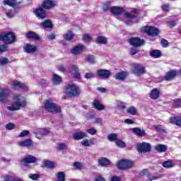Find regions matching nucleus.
Here are the masks:
<instances>
[{"instance_id":"29","label":"nucleus","mask_w":181,"mask_h":181,"mask_svg":"<svg viewBox=\"0 0 181 181\" xmlns=\"http://www.w3.org/2000/svg\"><path fill=\"white\" fill-rule=\"evenodd\" d=\"M132 131L135 134V135H137V136H144V135H146L145 130H142L138 127L132 128Z\"/></svg>"},{"instance_id":"22","label":"nucleus","mask_w":181,"mask_h":181,"mask_svg":"<svg viewBox=\"0 0 181 181\" xmlns=\"http://www.w3.org/2000/svg\"><path fill=\"white\" fill-rule=\"evenodd\" d=\"M177 76V70H171L167 72L166 75L165 76V80L167 81H170V80H173L175 77Z\"/></svg>"},{"instance_id":"35","label":"nucleus","mask_w":181,"mask_h":181,"mask_svg":"<svg viewBox=\"0 0 181 181\" xmlns=\"http://www.w3.org/2000/svg\"><path fill=\"white\" fill-rule=\"evenodd\" d=\"M53 84L57 85L62 83V77L57 74H54L52 78Z\"/></svg>"},{"instance_id":"44","label":"nucleus","mask_w":181,"mask_h":181,"mask_svg":"<svg viewBox=\"0 0 181 181\" xmlns=\"http://www.w3.org/2000/svg\"><path fill=\"white\" fill-rule=\"evenodd\" d=\"M9 63V59L6 57H1L0 58V66H5Z\"/></svg>"},{"instance_id":"53","label":"nucleus","mask_w":181,"mask_h":181,"mask_svg":"<svg viewBox=\"0 0 181 181\" xmlns=\"http://www.w3.org/2000/svg\"><path fill=\"white\" fill-rule=\"evenodd\" d=\"M86 59L91 64H93V63H95V57L94 56H93V55L88 56L86 57Z\"/></svg>"},{"instance_id":"32","label":"nucleus","mask_w":181,"mask_h":181,"mask_svg":"<svg viewBox=\"0 0 181 181\" xmlns=\"http://www.w3.org/2000/svg\"><path fill=\"white\" fill-rule=\"evenodd\" d=\"M108 40L104 36H99L96 38V43L100 45H107Z\"/></svg>"},{"instance_id":"61","label":"nucleus","mask_w":181,"mask_h":181,"mask_svg":"<svg viewBox=\"0 0 181 181\" xmlns=\"http://www.w3.org/2000/svg\"><path fill=\"white\" fill-rule=\"evenodd\" d=\"M8 49V45H0V52L1 53H3L4 52H6V50Z\"/></svg>"},{"instance_id":"21","label":"nucleus","mask_w":181,"mask_h":181,"mask_svg":"<svg viewBox=\"0 0 181 181\" xmlns=\"http://www.w3.org/2000/svg\"><path fill=\"white\" fill-rule=\"evenodd\" d=\"M124 16L127 19H128L127 21H126L124 22V23L126 25H127V26H132V25H134V22H132V21H131V19L135 18H136L135 15H134L131 13H125Z\"/></svg>"},{"instance_id":"39","label":"nucleus","mask_w":181,"mask_h":181,"mask_svg":"<svg viewBox=\"0 0 181 181\" xmlns=\"http://www.w3.org/2000/svg\"><path fill=\"white\" fill-rule=\"evenodd\" d=\"M168 147L163 144H158L156 146V150L157 152H166Z\"/></svg>"},{"instance_id":"47","label":"nucleus","mask_w":181,"mask_h":181,"mask_svg":"<svg viewBox=\"0 0 181 181\" xmlns=\"http://www.w3.org/2000/svg\"><path fill=\"white\" fill-rule=\"evenodd\" d=\"M83 42H91V40H93V37H91V35H90V34H84L83 35Z\"/></svg>"},{"instance_id":"46","label":"nucleus","mask_w":181,"mask_h":181,"mask_svg":"<svg viewBox=\"0 0 181 181\" xmlns=\"http://www.w3.org/2000/svg\"><path fill=\"white\" fill-rule=\"evenodd\" d=\"M116 105L119 110H125L126 108L125 103L122 101H117Z\"/></svg>"},{"instance_id":"59","label":"nucleus","mask_w":181,"mask_h":181,"mask_svg":"<svg viewBox=\"0 0 181 181\" xmlns=\"http://www.w3.org/2000/svg\"><path fill=\"white\" fill-rule=\"evenodd\" d=\"M86 132H88V134H90V135H95V134H97V130L94 128H90L87 129Z\"/></svg>"},{"instance_id":"48","label":"nucleus","mask_w":181,"mask_h":181,"mask_svg":"<svg viewBox=\"0 0 181 181\" xmlns=\"http://www.w3.org/2000/svg\"><path fill=\"white\" fill-rule=\"evenodd\" d=\"M160 177H162V175H148V179L149 181H152V180H158V179H160Z\"/></svg>"},{"instance_id":"4","label":"nucleus","mask_w":181,"mask_h":181,"mask_svg":"<svg viewBox=\"0 0 181 181\" xmlns=\"http://www.w3.org/2000/svg\"><path fill=\"white\" fill-rule=\"evenodd\" d=\"M66 94L70 97H78L80 95V89L76 84H69L65 90Z\"/></svg>"},{"instance_id":"19","label":"nucleus","mask_w":181,"mask_h":181,"mask_svg":"<svg viewBox=\"0 0 181 181\" xmlns=\"http://www.w3.org/2000/svg\"><path fill=\"white\" fill-rule=\"evenodd\" d=\"M83 50H84V45L79 44L72 48L71 53L75 56H78V54H80Z\"/></svg>"},{"instance_id":"42","label":"nucleus","mask_w":181,"mask_h":181,"mask_svg":"<svg viewBox=\"0 0 181 181\" xmlns=\"http://www.w3.org/2000/svg\"><path fill=\"white\" fill-rule=\"evenodd\" d=\"M127 112L130 115H136V108H135L134 106H132L127 110Z\"/></svg>"},{"instance_id":"14","label":"nucleus","mask_w":181,"mask_h":181,"mask_svg":"<svg viewBox=\"0 0 181 181\" xmlns=\"http://www.w3.org/2000/svg\"><path fill=\"white\" fill-rule=\"evenodd\" d=\"M57 3L54 0H45L42 4V8L44 9H53L54 6H56Z\"/></svg>"},{"instance_id":"58","label":"nucleus","mask_w":181,"mask_h":181,"mask_svg":"<svg viewBox=\"0 0 181 181\" xmlns=\"http://www.w3.org/2000/svg\"><path fill=\"white\" fill-rule=\"evenodd\" d=\"M95 75L93 72H88L85 74V78H94Z\"/></svg>"},{"instance_id":"41","label":"nucleus","mask_w":181,"mask_h":181,"mask_svg":"<svg viewBox=\"0 0 181 181\" xmlns=\"http://www.w3.org/2000/svg\"><path fill=\"white\" fill-rule=\"evenodd\" d=\"M110 6H111V1H105V3H103V9L105 12H107V11H111V8H110Z\"/></svg>"},{"instance_id":"43","label":"nucleus","mask_w":181,"mask_h":181,"mask_svg":"<svg viewBox=\"0 0 181 181\" xmlns=\"http://www.w3.org/2000/svg\"><path fill=\"white\" fill-rule=\"evenodd\" d=\"M42 28H53V25L52 24V21L50 20H46L45 22L42 23Z\"/></svg>"},{"instance_id":"26","label":"nucleus","mask_w":181,"mask_h":181,"mask_svg":"<svg viewBox=\"0 0 181 181\" xmlns=\"http://www.w3.org/2000/svg\"><path fill=\"white\" fill-rule=\"evenodd\" d=\"M160 94V92L159 91V90H158V88H154L151 91L149 96L150 98H151L152 100H158Z\"/></svg>"},{"instance_id":"15","label":"nucleus","mask_w":181,"mask_h":181,"mask_svg":"<svg viewBox=\"0 0 181 181\" xmlns=\"http://www.w3.org/2000/svg\"><path fill=\"white\" fill-rule=\"evenodd\" d=\"M34 13L39 19H45L46 18V11L42 7H38L34 10Z\"/></svg>"},{"instance_id":"10","label":"nucleus","mask_w":181,"mask_h":181,"mask_svg":"<svg viewBox=\"0 0 181 181\" xmlns=\"http://www.w3.org/2000/svg\"><path fill=\"white\" fill-rule=\"evenodd\" d=\"M69 73L71 74L74 78H81V74L78 69V66L76 64H73L69 67Z\"/></svg>"},{"instance_id":"45","label":"nucleus","mask_w":181,"mask_h":181,"mask_svg":"<svg viewBox=\"0 0 181 181\" xmlns=\"http://www.w3.org/2000/svg\"><path fill=\"white\" fill-rule=\"evenodd\" d=\"M43 129H38L37 130V133H36V135H35V138H37V139H42L43 137Z\"/></svg>"},{"instance_id":"25","label":"nucleus","mask_w":181,"mask_h":181,"mask_svg":"<svg viewBox=\"0 0 181 181\" xmlns=\"http://www.w3.org/2000/svg\"><path fill=\"white\" fill-rule=\"evenodd\" d=\"M128 76V74L125 71H120L116 74L115 76V80H119L120 81H124L125 78H127V76Z\"/></svg>"},{"instance_id":"23","label":"nucleus","mask_w":181,"mask_h":181,"mask_svg":"<svg viewBox=\"0 0 181 181\" xmlns=\"http://www.w3.org/2000/svg\"><path fill=\"white\" fill-rule=\"evenodd\" d=\"M33 144V141L30 139H27L25 141L18 142V146H21V148H28L32 146Z\"/></svg>"},{"instance_id":"1","label":"nucleus","mask_w":181,"mask_h":181,"mask_svg":"<svg viewBox=\"0 0 181 181\" xmlns=\"http://www.w3.org/2000/svg\"><path fill=\"white\" fill-rule=\"evenodd\" d=\"M13 100L14 103L7 107L8 111H19L21 108L26 107V98L21 95H14Z\"/></svg>"},{"instance_id":"54","label":"nucleus","mask_w":181,"mask_h":181,"mask_svg":"<svg viewBox=\"0 0 181 181\" xmlns=\"http://www.w3.org/2000/svg\"><path fill=\"white\" fill-rule=\"evenodd\" d=\"M57 180L58 181H64V173L59 172L57 174Z\"/></svg>"},{"instance_id":"64","label":"nucleus","mask_w":181,"mask_h":181,"mask_svg":"<svg viewBox=\"0 0 181 181\" xmlns=\"http://www.w3.org/2000/svg\"><path fill=\"white\" fill-rule=\"evenodd\" d=\"M6 129H15V124L13 123H8L6 125Z\"/></svg>"},{"instance_id":"3","label":"nucleus","mask_w":181,"mask_h":181,"mask_svg":"<svg viewBox=\"0 0 181 181\" xmlns=\"http://www.w3.org/2000/svg\"><path fill=\"white\" fill-rule=\"evenodd\" d=\"M0 40L8 45H12L16 42V36L12 32H8L7 33L0 34Z\"/></svg>"},{"instance_id":"12","label":"nucleus","mask_w":181,"mask_h":181,"mask_svg":"<svg viewBox=\"0 0 181 181\" xmlns=\"http://www.w3.org/2000/svg\"><path fill=\"white\" fill-rule=\"evenodd\" d=\"M23 50L25 53H27L28 54H33V53H36V50H37V47H36V45L30 44H25L23 46Z\"/></svg>"},{"instance_id":"30","label":"nucleus","mask_w":181,"mask_h":181,"mask_svg":"<svg viewBox=\"0 0 181 181\" xmlns=\"http://www.w3.org/2000/svg\"><path fill=\"white\" fill-rule=\"evenodd\" d=\"M170 122L175 124L177 127H181V117H174L170 118Z\"/></svg>"},{"instance_id":"60","label":"nucleus","mask_w":181,"mask_h":181,"mask_svg":"<svg viewBox=\"0 0 181 181\" xmlns=\"http://www.w3.org/2000/svg\"><path fill=\"white\" fill-rule=\"evenodd\" d=\"M165 23L168 28H175L176 26V22L175 21H167Z\"/></svg>"},{"instance_id":"20","label":"nucleus","mask_w":181,"mask_h":181,"mask_svg":"<svg viewBox=\"0 0 181 181\" xmlns=\"http://www.w3.org/2000/svg\"><path fill=\"white\" fill-rule=\"evenodd\" d=\"M87 134L83 132H76L74 133L73 134V139L75 141H80L81 139H84V138H86Z\"/></svg>"},{"instance_id":"51","label":"nucleus","mask_w":181,"mask_h":181,"mask_svg":"<svg viewBox=\"0 0 181 181\" xmlns=\"http://www.w3.org/2000/svg\"><path fill=\"white\" fill-rule=\"evenodd\" d=\"M117 136V134H111L107 136V139L110 141H116Z\"/></svg>"},{"instance_id":"50","label":"nucleus","mask_w":181,"mask_h":181,"mask_svg":"<svg viewBox=\"0 0 181 181\" xmlns=\"http://www.w3.org/2000/svg\"><path fill=\"white\" fill-rule=\"evenodd\" d=\"M67 148H69V146L65 143L58 144V149H59V151H66Z\"/></svg>"},{"instance_id":"37","label":"nucleus","mask_w":181,"mask_h":181,"mask_svg":"<svg viewBox=\"0 0 181 181\" xmlns=\"http://www.w3.org/2000/svg\"><path fill=\"white\" fill-rule=\"evenodd\" d=\"M42 166L47 169H53V168H54V163H53V161H44L42 163Z\"/></svg>"},{"instance_id":"38","label":"nucleus","mask_w":181,"mask_h":181,"mask_svg":"<svg viewBox=\"0 0 181 181\" xmlns=\"http://www.w3.org/2000/svg\"><path fill=\"white\" fill-rule=\"evenodd\" d=\"M98 163L100 166H107V165H110V161L105 158H100L98 160Z\"/></svg>"},{"instance_id":"18","label":"nucleus","mask_w":181,"mask_h":181,"mask_svg":"<svg viewBox=\"0 0 181 181\" xmlns=\"http://www.w3.org/2000/svg\"><path fill=\"white\" fill-rule=\"evenodd\" d=\"M19 12V8L15 7H11L6 12V16L9 18H12Z\"/></svg>"},{"instance_id":"27","label":"nucleus","mask_w":181,"mask_h":181,"mask_svg":"<svg viewBox=\"0 0 181 181\" xmlns=\"http://www.w3.org/2000/svg\"><path fill=\"white\" fill-rule=\"evenodd\" d=\"M27 39H34L35 40H39L40 37L33 31H30L25 34Z\"/></svg>"},{"instance_id":"63","label":"nucleus","mask_w":181,"mask_h":181,"mask_svg":"<svg viewBox=\"0 0 181 181\" xmlns=\"http://www.w3.org/2000/svg\"><path fill=\"white\" fill-rule=\"evenodd\" d=\"M4 181H14L15 180H13V177L11 176V175H5L4 177Z\"/></svg>"},{"instance_id":"40","label":"nucleus","mask_w":181,"mask_h":181,"mask_svg":"<svg viewBox=\"0 0 181 181\" xmlns=\"http://www.w3.org/2000/svg\"><path fill=\"white\" fill-rule=\"evenodd\" d=\"M163 168H166L167 169H169V168H173V166H175V164H173V162H172V160H168L163 163Z\"/></svg>"},{"instance_id":"2","label":"nucleus","mask_w":181,"mask_h":181,"mask_svg":"<svg viewBox=\"0 0 181 181\" xmlns=\"http://www.w3.org/2000/svg\"><path fill=\"white\" fill-rule=\"evenodd\" d=\"M44 108L47 112L51 114H59L62 112V107L53 101V99L49 98L43 102Z\"/></svg>"},{"instance_id":"57","label":"nucleus","mask_w":181,"mask_h":181,"mask_svg":"<svg viewBox=\"0 0 181 181\" xmlns=\"http://www.w3.org/2000/svg\"><path fill=\"white\" fill-rule=\"evenodd\" d=\"M28 135H29V131L28 130H23V132H21L19 134V137L20 138H25V136H28Z\"/></svg>"},{"instance_id":"16","label":"nucleus","mask_w":181,"mask_h":181,"mask_svg":"<svg viewBox=\"0 0 181 181\" xmlns=\"http://www.w3.org/2000/svg\"><path fill=\"white\" fill-rule=\"evenodd\" d=\"M96 74L102 78H109L111 76V72L107 69H98L96 71Z\"/></svg>"},{"instance_id":"56","label":"nucleus","mask_w":181,"mask_h":181,"mask_svg":"<svg viewBox=\"0 0 181 181\" xmlns=\"http://www.w3.org/2000/svg\"><path fill=\"white\" fill-rule=\"evenodd\" d=\"M129 53L132 56L136 54V53H138V49H136V47H131Z\"/></svg>"},{"instance_id":"6","label":"nucleus","mask_w":181,"mask_h":181,"mask_svg":"<svg viewBox=\"0 0 181 181\" xmlns=\"http://www.w3.org/2000/svg\"><path fill=\"white\" fill-rule=\"evenodd\" d=\"M136 149L138 152H143V153H146V152H151L152 146H151V144L149 143L143 142L137 144Z\"/></svg>"},{"instance_id":"28","label":"nucleus","mask_w":181,"mask_h":181,"mask_svg":"<svg viewBox=\"0 0 181 181\" xmlns=\"http://www.w3.org/2000/svg\"><path fill=\"white\" fill-rule=\"evenodd\" d=\"M110 12L113 15H121L124 12V9L121 7L113 6L110 8Z\"/></svg>"},{"instance_id":"17","label":"nucleus","mask_w":181,"mask_h":181,"mask_svg":"<svg viewBox=\"0 0 181 181\" xmlns=\"http://www.w3.org/2000/svg\"><path fill=\"white\" fill-rule=\"evenodd\" d=\"M36 160V158L32 156H28V157H25L23 160H21V165H23V166H28L29 163H35Z\"/></svg>"},{"instance_id":"9","label":"nucleus","mask_w":181,"mask_h":181,"mask_svg":"<svg viewBox=\"0 0 181 181\" xmlns=\"http://www.w3.org/2000/svg\"><path fill=\"white\" fill-rule=\"evenodd\" d=\"M129 43L134 47H141V46H144V45H145V40L132 37L129 40Z\"/></svg>"},{"instance_id":"62","label":"nucleus","mask_w":181,"mask_h":181,"mask_svg":"<svg viewBox=\"0 0 181 181\" xmlns=\"http://www.w3.org/2000/svg\"><path fill=\"white\" fill-rule=\"evenodd\" d=\"M74 166L76 169H83V164H81V163H78V162L74 163Z\"/></svg>"},{"instance_id":"11","label":"nucleus","mask_w":181,"mask_h":181,"mask_svg":"<svg viewBox=\"0 0 181 181\" xmlns=\"http://www.w3.org/2000/svg\"><path fill=\"white\" fill-rule=\"evenodd\" d=\"M117 166L120 170H125V169L132 168V162L129 160H122L119 161Z\"/></svg>"},{"instance_id":"55","label":"nucleus","mask_w":181,"mask_h":181,"mask_svg":"<svg viewBox=\"0 0 181 181\" xmlns=\"http://www.w3.org/2000/svg\"><path fill=\"white\" fill-rule=\"evenodd\" d=\"M115 144H116L117 146H119V148H125V142H124L121 140L116 141Z\"/></svg>"},{"instance_id":"7","label":"nucleus","mask_w":181,"mask_h":181,"mask_svg":"<svg viewBox=\"0 0 181 181\" xmlns=\"http://www.w3.org/2000/svg\"><path fill=\"white\" fill-rule=\"evenodd\" d=\"M10 86H11L12 88L14 90H23V91H28L27 86L19 81H11L10 82Z\"/></svg>"},{"instance_id":"24","label":"nucleus","mask_w":181,"mask_h":181,"mask_svg":"<svg viewBox=\"0 0 181 181\" xmlns=\"http://www.w3.org/2000/svg\"><path fill=\"white\" fill-rule=\"evenodd\" d=\"M93 105L95 110L98 111H103V110H105V106L104 105L101 104V102L98 100H93Z\"/></svg>"},{"instance_id":"36","label":"nucleus","mask_w":181,"mask_h":181,"mask_svg":"<svg viewBox=\"0 0 181 181\" xmlns=\"http://www.w3.org/2000/svg\"><path fill=\"white\" fill-rule=\"evenodd\" d=\"M4 5H8L11 8H15V5H16V0H4Z\"/></svg>"},{"instance_id":"49","label":"nucleus","mask_w":181,"mask_h":181,"mask_svg":"<svg viewBox=\"0 0 181 181\" xmlns=\"http://www.w3.org/2000/svg\"><path fill=\"white\" fill-rule=\"evenodd\" d=\"M59 71H61V73H64V74H66L67 73V68L66 67V65L64 64H61L58 67Z\"/></svg>"},{"instance_id":"34","label":"nucleus","mask_w":181,"mask_h":181,"mask_svg":"<svg viewBox=\"0 0 181 181\" xmlns=\"http://www.w3.org/2000/svg\"><path fill=\"white\" fill-rule=\"evenodd\" d=\"M81 145L83 146H90V145H94V139H84L83 141H81Z\"/></svg>"},{"instance_id":"13","label":"nucleus","mask_w":181,"mask_h":181,"mask_svg":"<svg viewBox=\"0 0 181 181\" xmlns=\"http://www.w3.org/2000/svg\"><path fill=\"white\" fill-rule=\"evenodd\" d=\"M132 70L135 76H141V74H145V66L142 65H134L132 67Z\"/></svg>"},{"instance_id":"52","label":"nucleus","mask_w":181,"mask_h":181,"mask_svg":"<svg viewBox=\"0 0 181 181\" xmlns=\"http://www.w3.org/2000/svg\"><path fill=\"white\" fill-rule=\"evenodd\" d=\"M154 128L158 132H165V129H163V126L162 125H155Z\"/></svg>"},{"instance_id":"5","label":"nucleus","mask_w":181,"mask_h":181,"mask_svg":"<svg viewBox=\"0 0 181 181\" xmlns=\"http://www.w3.org/2000/svg\"><path fill=\"white\" fill-rule=\"evenodd\" d=\"M142 32L147 33L148 36H158L159 35V30L153 26H145L142 28Z\"/></svg>"},{"instance_id":"8","label":"nucleus","mask_w":181,"mask_h":181,"mask_svg":"<svg viewBox=\"0 0 181 181\" xmlns=\"http://www.w3.org/2000/svg\"><path fill=\"white\" fill-rule=\"evenodd\" d=\"M11 94V89L8 88H0V103H6L8 97Z\"/></svg>"},{"instance_id":"33","label":"nucleus","mask_w":181,"mask_h":181,"mask_svg":"<svg viewBox=\"0 0 181 181\" xmlns=\"http://www.w3.org/2000/svg\"><path fill=\"white\" fill-rule=\"evenodd\" d=\"M63 37L65 39V40L70 41L73 39V37H74V34L71 31H68L63 35Z\"/></svg>"},{"instance_id":"31","label":"nucleus","mask_w":181,"mask_h":181,"mask_svg":"<svg viewBox=\"0 0 181 181\" xmlns=\"http://www.w3.org/2000/svg\"><path fill=\"white\" fill-rule=\"evenodd\" d=\"M150 54L153 59H159V57H161L162 56V52H160V50L154 49L151 51Z\"/></svg>"}]
</instances>
